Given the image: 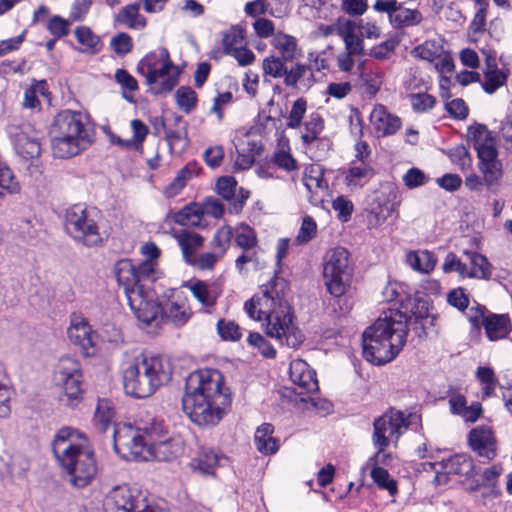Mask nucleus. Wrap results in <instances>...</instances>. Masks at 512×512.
I'll list each match as a JSON object with an SVG mask.
<instances>
[{
    "label": "nucleus",
    "mask_w": 512,
    "mask_h": 512,
    "mask_svg": "<svg viewBox=\"0 0 512 512\" xmlns=\"http://www.w3.org/2000/svg\"><path fill=\"white\" fill-rule=\"evenodd\" d=\"M411 316L397 310L384 311L362 335L363 357L374 365H383L392 361L402 350L408 335V322L414 319L426 334L429 326H434L436 317L430 312L429 301L415 298Z\"/></svg>",
    "instance_id": "f257e3e1"
},
{
    "label": "nucleus",
    "mask_w": 512,
    "mask_h": 512,
    "mask_svg": "<svg viewBox=\"0 0 512 512\" xmlns=\"http://www.w3.org/2000/svg\"><path fill=\"white\" fill-rule=\"evenodd\" d=\"M232 403L224 376L216 369H202L189 374L182 398V409L199 427L215 426Z\"/></svg>",
    "instance_id": "f03ea898"
},
{
    "label": "nucleus",
    "mask_w": 512,
    "mask_h": 512,
    "mask_svg": "<svg viewBox=\"0 0 512 512\" xmlns=\"http://www.w3.org/2000/svg\"><path fill=\"white\" fill-rule=\"evenodd\" d=\"M286 282L275 278L262 290L245 302L244 309L251 319L266 321V334L281 345L297 349L304 341V335L293 322L291 306L284 297Z\"/></svg>",
    "instance_id": "7ed1b4c3"
},
{
    "label": "nucleus",
    "mask_w": 512,
    "mask_h": 512,
    "mask_svg": "<svg viewBox=\"0 0 512 512\" xmlns=\"http://www.w3.org/2000/svg\"><path fill=\"white\" fill-rule=\"evenodd\" d=\"M52 451L72 486L84 488L92 482L97 474L95 455L76 430L61 428L52 442Z\"/></svg>",
    "instance_id": "20e7f679"
},
{
    "label": "nucleus",
    "mask_w": 512,
    "mask_h": 512,
    "mask_svg": "<svg viewBox=\"0 0 512 512\" xmlns=\"http://www.w3.org/2000/svg\"><path fill=\"white\" fill-rule=\"evenodd\" d=\"M173 375V367L167 357L161 355L136 358L123 372L126 394L135 398H147L160 387L167 385Z\"/></svg>",
    "instance_id": "39448f33"
},
{
    "label": "nucleus",
    "mask_w": 512,
    "mask_h": 512,
    "mask_svg": "<svg viewBox=\"0 0 512 512\" xmlns=\"http://www.w3.org/2000/svg\"><path fill=\"white\" fill-rule=\"evenodd\" d=\"M49 135L53 155L61 159L77 155L93 142L92 132L86 127L83 115L71 110H63L55 116Z\"/></svg>",
    "instance_id": "423d86ee"
},
{
    "label": "nucleus",
    "mask_w": 512,
    "mask_h": 512,
    "mask_svg": "<svg viewBox=\"0 0 512 512\" xmlns=\"http://www.w3.org/2000/svg\"><path fill=\"white\" fill-rule=\"evenodd\" d=\"M174 64L166 48L145 55L137 64V72L145 78V83L154 95L171 92L178 83V76L170 74Z\"/></svg>",
    "instance_id": "0eeeda50"
},
{
    "label": "nucleus",
    "mask_w": 512,
    "mask_h": 512,
    "mask_svg": "<svg viewBox=\"0 0 512 512\" xmlns=\"http://www.w3.org/2000/svg\"><path fill=\"white\" fill-rule=\"evenodd\" d=\"M98 211L83 204H75L65 212L64 228L66 233L77 243L87 247L102 244L103 239L97 224Z\"/></svg>",
    "instance_id": "6e6552de"
},
{
    "label": "nucleus",
    "mask_w": 512,
    "mask_h": 512,
    "mask_svg": "<svg viewBox=\"0 0 512 512\" xmlns=\"http://www.w3.org/2000/svg\"><path fill=\"white\" fill-rule=\"evenodd\" d=\"M353 269L349 264V252L338 247L327 254L323 264L324 285L335 298L344 296L350 287Z\"/></svg>",
    "instance_id": "1a4fd4ad"
},
{
    "label": "nucleus",
    "mask_w": 512,
    "mask_h": 512,
    "mask_svg": "<svg viewBox=\"0 0 512 512\" xmlns=\"http://www.w3.org/2000/svg\"><path fill=\"white\" fill-rule=\"evenodd\" d=\"M155 264L143 261L134 265L131 259H121L114 265V274L127 299L136 293H147L154 280Z\"/></svg>",
    "instance_id": "9d476101"
},
{
    "label": "nucleus",
    "mask_w": 512,
    "mask_h": 512,
    "mask_svg": "<svg viewBox=\"0 0 512 512\" xmlns=\"http://www.w3.org/2000/svg\"><path fill=\"white\" fill-rule=\"evenodd\" d=\"M55 379L63 387L62 404L76 407L83 398L84 376L80 361L72 356H62L55 367Z\"/></svg>",
    "instance_id": "9b49d317"
},
{
    "label": "nucleus",
    "mask_w": 512,
    "mask_h": 512,
    "mask_svg": "<svg viewBox=\"0 0 512 512\" xmlns=\"http://www.w3.org/2000/svg\"><path fill=\"white\" fill-rule=\"evenodd\" d=\"M262 68L265 76L281 78L285 86L299 88V85L308 87L314 77L311 68L303 63L282 61L274 56L263 59Z\"/></svg>",
    "instance_id": "f8f14e48"
},
{
    "label": "nucleus",
    "mask_w": 512,
    "mask_h": 512,
    "mask_svg": "<svg viewBox=\"0 0 512 512\" xmlns=\"http://www.w3.org/2000/svg\"><path fill=\"white\" fill-rule=\"evenodd\" d=\"M466 316L472 332L479 334L481 328H484L485 335L490 341L506 338L512 329L508 315L492 313L480 304L468 308Z\"/></svg>",
    "instance_id": "ddd939ff"
},
{
    "label": "nucleus",
    "mask_w": 512,
    "mask_h": 512,
    "mask_svg": "<svg viewBox=\"0 0 512 512\" xmlns=\"http://www.w3.org/2000/svg\"><path fill=\"white\" fill-rule=\"evenodd\" d=\"M410 422L400 410L390 408L383 415L374 420L373 444L377 448L375 457H378L390 443V439L396 440L408 429Z\"/></svg>",
    "instance_id": "4468645a"
},
{
    "label": "nucleus",
    "mask_w": 512,
    "mask_h": 512,
    "mask_svg": "<svg viewBox=\"0 0 512 512\" xmlns=\"http://www.w3.org/2000/svg\"><path fill=\"white\" fill-rule=\"evenodd\" d=\"M7 134L16 153L24 160L37 159L42 151L41 133L28 122L13 120L7 126Z\"/></svg>",
    "instance_id": "2eb2a0df"
},
{
    "label": "nucleus",
    "mask_w": 512,
    "mask_h": 512,
    "mask_svg": "<svg viewBox=\"0 0 512 512\" xmlns=\"http://www.w3.org/2000/svg\"><path fill=\"white\" fill-rule=\"evenodd\" d=\"M114 449L117 453L126 450L128 454L125 457H131L134 460H147L149 456L150 443L145 436L131 427L124 430L113 428Z\"/></svg>",
    "instance_id": "dca6fc26"
},
{
    "label": "nucleus",
    "mask_w": 512,
    "mask_h": 512,
    "mask_svg": "<svg viewBox=\"0 0 512 512\" xmlns=\"http://www.w3.org/2000/svg\"><path fill=\"white\" fill-rule=\"evenodd\" d=\"M145 496L137 489H131L127 485L115 486L104 500L106 512H135L143 506Z\"/></svg>",
    "instance_id": "f3484780"
},
{
    "label": "nucleus",
    "mask_w": 512,
    "mask_h": 512,
    "mask_svg": "<svg viewBox=\"0 0 512 512\" xmlns=\"http://www.w3.org/2000/svg\"><path fill=\"white\" fill-rule=\"evenodd\" d=\"M151 288L147 293H136L130 296L129 306L137 319L145 326L158 327L162 323L163 306L150 297Z\"/></svg>",
    "instance_id": "a211bd4d"
},
{
    "label": "nucleus",
    "mask_w": 512,
    "mask_h": 512,
    "mask_svg": "<svg viewBox=\"0 0 512 512\" xmlns=\"http://www.w3.org/2000/svg\"><path fill=\"white\" fill-rule=\"evenodd\" d=\"M467 442L470 449L483 459V462H490L497 457V438L488 425H479L471 429L467 435Z\"/></svg>",
    "instance_id": "6ab92c4d"
},
{
    "label": "nucleus",
    "mask_w": 512,
    "mask_h": 512,
    "mask_svg": "<svg viewBox=\"0 0 512 512\" xmlns=\"http://www.w3.org/2000/svg\"><path fill=\"white\" fill-rule=\"evenodd\" d=\"M67 334L70 341L78 345L86 356L94 354L98 336L84 318L72 320Z\"/></svg>",
    "instance_id": "aec40b11"
},
{
    "label": "nucleus",
    "mask_w": 512,
    "mask_h": 512,
    "mask_svg": "<svg viewBox=\"0 0 512 512\" xmlns=\"http://www.w3.org/2000/svg\"><path fill=\"white\" fill-rule=\"evenodd\" d=\"M289 375L291 381L297 385V394L304 395L305 393L318 391L319 387L316 373L305 361L295 360L291 362Z\"/></svg>",
    "instance_id": "412c9836"
},
{
    "label": "nucleus",
    "mask_w": 512,
    "mask_h": 512,
    "mask_svg": "<svg viewBox=\"0 0 512 512\" xmlns=\"http://www.w3.org/2000/svg\"><path fill=\"white\" fill-rule=\"evenodd\" d=\"M183 453V442L178 437L162 438L149 446V456L157 461H172Z\"/></svg>",
    "instance_id": "4be33fe9"
},
{
    "label": "nucleus",
    "mask_w": 512,
    "mask_h": 512,
    "mask_svg": "<svg viewBox=\"0 0 512 512\" xmlns=\"http://www.w3.org/2000/svg\"><path fill=\"white\" fill-rule=\"evenodd\" d=\"M370 121L381 136L393 135L401 127L400 118L388 113L383 105H378L372 110Z\"/></svg>",
    "instance_id": "5701e85b"
},
{
    "label": "nucleus",
    "mask_w": 512,
    "mask_h": 512,
    "mask_svg": "<svg viewBox=\"0 0 512 512\" xmlns=\"http://www.w3.org/2000/svg\"><path fill=\"white\" fill-rule=\"evenodd\" d=\"M442 468L448 474L473 477L475 465L472 457L466 453L454 454L440 462Z\"/></svg>",
    "instance_id": "b1692460"
},
{
    "label": "nucleus",
    "mask_w": 512,
    "mask_h": 512,
    "mask_svg": "<svg viewBox=\"0 0 512 512\" xmlns=\"http://www.w3.org/2000/svg\"><path fill=\"white\" fill-rule=\"evenodd\" d=\"M139 10V3H133L122 7L115 16V22L130 29H143L147 22L146 18L139 13Z\"/></svg>",
    "instance_id": "393cba45"
},
{
    "label": "nucleus",
    "mask_w": 512,
    "mask_h": 512,
    "mask_svg": "<svg viewBox=\"0 0 512 512\" xmlns=\"http://www.w3.org/2000/svg\"><path fill=\"white\" fill-rule=\"evenodd\" d=\"M464 254L471 265L468 278H477L486 281L491 279L493 266L486 256L475 251H465Z\"/></svg>",
    "instance_id": "a878e982"
},
{
    "label": "nucleus",
    "mask_w": 512,
    "mask_h": 512,
    "mask_svg": "<svg viewBox=\"0 0 512 512\" xmlns=\"http://www.w3.org/2000/svg\"><path fill=\"white\" fill-rule=\"evenodd\" d=\"M274 427L270 423H264L257 428L254 442L259 452L263 454H274L278 450V441L272 436Z\"/></svg>",
    "instance_id": "bb28decb"
},
{
    "label": "nucleus",
    "mask_w": 512,
    "mask_h": 512,
    "mask_svg": "<svg viewBox=\"0 0 512 512\" xmlns=\"http://www.w3.org/2000/svg\"><path fill=\"white\" fill-rule=\"evenodd\" d=\"M175 238L181 248L186 263H192L195 251L203 245L204 238L197 234L182 230L176 233Z\"/></svg>",
    "instance_id": "cd10ccee"
},
{
    "label": "nucleus",
    "mask_w": 512,
    "mask_h": 512,
    "mask_svg": "<svg viewBox=\"0 0 512 512\" xmlns=\"http://www.w3.org/2000/svg\"><path fill=\"white\" fill-rule=\"evenodd\" d=\"M273 46L278 51V55H273L282 61L295 60L298 45L295 37L278 32L274 35Z\"/></svg>",
    "instance_id": "c85d7f7f"
},
{
    "label": "nucleus",
    "mask_w": 512,
    "mask_h": 512,
    "mask_svg": "<svg viewBox=\"0 0 512 512\" xmlns=\"http://www.w3.org/2000/svg\"><path fill=\"white\" fill-rule=\"evenodd\" d=\"M218 461L219 457L212 449L202 448L197 457L191 460L190 467L203 475H212Z\"/></svg>",
    "instance_id": "c756f323"
},
{
    "label": "nucleus",
    "mask_w": 512,
    "mask_h": 512,
    "mask_svg": "<svg viewBox=\"0 0 512 512\" xmlns=\"http://www.w3.org/2000/svg\"><path fill=\"white\" fill-rule=\"evenodd\" d=\"M487 70L484 72L482 88L485 92L492 94L506 82L507 76L497 69L495 58L488 57L486 60Z\"/></svg>",
    "instance_id": "7c9ffc66"
},
{
    "label": "nucleus",
    "mask_w": 512,
    "mask_h": 512,
    "mask_svg": "<svg viewBox=\"0 0 512 512\" xmlns=\"http://www.w3.org/2000/svg\"><path fill=\"white\" fill-rule=\"evenodd\" d=\"M191 313L189 308L183 303L167 302L163 306L162 321L167 320L174 326L180 327L187 323Z\"/></svg>",
    "instance_id": "2f4dec72"
},
{
    "label": "nucleus",
    "mask_w": 512,
    "mask_h": 512,
    "mask_svg": "<svg viewBox=\"0 0 512 512\" xmlns=\"http://www.w3.org/2000/svg\"><path fill=\"white\" fill-rule=\"evenodd\" d=\"M190 290L193 296L202 304L204 307H213L216 304L219 296V291L207 283L198 280L191 284Z\"/></svg>",
    "instance_id": "473e14b6"
},
{
    "label": "nucleus",
    "mask_w": 512,
    "mask_h": 512,
    "mask_svg": "<svg viewBox=\"0 0 512 512\" xmlns=\"http://www.w3.org/2000/svg\"><path fill=\"white\" fill-rule=\"evenodd\" d=\"M436 258L433 253L429 251H421L419 253L409 252L407 255V263L409 266L418 272L429 273L436 265Z\"/></svg>",
    "instance_id": "72a5a7b5"
},
{
    "label": "nucleus",
    "mask_w": 512,
    "mask_h": 512,
    "mask_svg": "<svg viewBox=\"0 0 512 512\" xmlns=\"http://www.w3.org/2000/svg\"><path fill=\"white\" fill-rule=\"evenodd\" d=\"M422 20V14L418 10H411L397 4L394 13L391 14V23L396 27L417 25Z\"/></svg>",
    "instance_id": "f704fd0d"
},
{
    "label": "nucleus",
    "mask_w": 512,
    "mask_h": 512,
    "mask_svg": "<svg viewBox=\"0 0 512 512\" xmlns=\"http://www.w3.org/2000/svg\"><path fill=\"white\" fill-rule=\"evenodd\" d=\"M201 171V167L198 165L196 161L188 162L177 174L174 181L170 184L168 190H171V194H177L180 190H182L188 180L192 179L194 176H197Z\"/></svg>",
    "instance_id": "c9c22d12"
},
{
    "label": "nucleus",
    "mask_w": 512,
    "mask_h": 512,
    "mask_svg": "<svg viewBox=\"0 0 512 512\" xmlns=\"http://www.w3.org/2000/svg\"><path fill=\"white\" fill-rule=\"evenodd\" d=\"M20 191V184L12 170L0 161V201L9 194H16Z\"/></svg>",
    "instance_id": "e433bc0d"
},
{
    "label": "nucleus",
    "mask_w": 512,
    "mask_h": 512,
    "mask_svg": "<svg viewBox=\"0 0 512 512\" xmlns=\"http://www.w3.org/2000/svg\"><path fill=\"white\" fill-rule=\"evenodd\" d=\"M306 132L302 134L303 144L309 146L319 140V135L324 129V121L318 113H312L304 124Z\"/></svg>",
    "instance_id": "4c0bfd02"
},
{
    "label": "nucleus",
    "mask_w": 512,
    "mask_h": 512,
    "mask_svg": "<svg viewBox=\"0 0 512 512\" xmlns=\"http://www.w3.org/2000/svg\"><path fill=\"white\" fill-rule=\"evenodd\" d=\"M139 431L145 436L149 442L159 441L164 438L168 433V426L164 420L152 418L150 421L143 423L139 427Z\"/></svg>",
    "instance_id": "58836bf2"
},
{
    "label": "nucleus",
    "mask_w": 512,
    "mask_h": 512,
    "mask_svg": "<svg viewBox=\"0 0 512 512\" xmlns=\"http://www.w3.org/2000/svg\"><path fill=\"white\" fill-rule=\"evenodd\" d=\"M234 236L235 245L242 250L255 249L258 243L255 231L246 224L236 227Z\"/></svg>",
    "instance_id": "ea45409f"
},
{
    "label": "nucleus",
    "mask_w": 512,
    "mask_h": 512,
    "mask_svg": "<svg viewBox=\"0 0 512 512\" xmlns=\"http://www.w3.org/2000/svg\"><path fill=\"white\" fill-rule=\"evenodd\" d=\"M162 125L165 128V138L170 147V150H172L174 146L181 140H184L185 144L188 143L187 123L184 121L182 116L175 117V125L177 126L175 130L166 128L164 122H162Z\"/></svg>",
    "instance_id": "a19ab883"
},
{
    "label": "nucleus",
    "mask_w": 512,
    "mask_h": 512,
    "mask_svg": "<svg viewBox=\"0 0 512 512\" xmlns=\"http://www.w3.org/2000/svg\"><path fill=\"white\" fill-rule=\"evenodd\" d=\"M176 103L180 109L189 114L197 105V94L189 86H181L175 93Z\"/></svg>",
    "instance_id": "79ce46f5"
},
{
    "label": "nucleus",
    "mask_w": 512,
    "mask_h": 512,
    "mask_svg": "<svg viewBox=\"0 0 512 512\" xmlns=\"http://www.w3.org/2000/svg\"><path fill=\"white\" fill-rule=\"evenodd\" d=\"M234 235V231L230 226H222L219 228L211 241V245L215 248L221 257L225 254L228 249L231 239Z\"/></svg>",
    "instance_id": "37998d69"
},
{
    "label": "nucleus",
    "mask_w": 512,
    "mask_h": 512,
    "mask_svg": "<svg viewBox=\"0 0 512 512\" xmlns=\"http://www.w3.org/2000/svg\"><path fill=\"white\" fill-rule=\"evenodd\" d=\"M216 327L218 335L224 341H238L242 336L240 327L234 321L220 319Z\"/></svg>",
    "instance_id": "c03bdc74"
},
{
    "label": "nucleus",
    "mask_w": 512,
    "mask_h": 512,
    "mask_svg": "<svg viewBox=\"0 0 512 512\" xmlns=\"http://www.w3.org/2000/svg\"><path fill=\"white\" fill-rule=\"evenodd\" d=\"M371 477L378 487L388 490L390 494H394L397 491L396 482L390 478L386 469L374 466L371 470Z\"/></svg>",
    "instance_id": "a18cd8bd"
},
{
    "label": "nucleus",
    "mask_w": 512,
    "mask_h": 512,
    "mask_svg": "<svg viewBox=\"0 0 512 512\" xmlns=\"http://www.w3.org/2000/svg\"><path fill=\"white\" fill-rule=\"evenodd\" d=\"M174 221L181 226H196L200 221V209L185 206L174 215Z\"/></svg>",
    "instance_id": "49530a36"
},
{
    "label": "nucleus",
    "mask_w": 512,
    "mask_h": 512,
    "mask_svg": "<svg viewBox=\"0 0 512 512\" xmlns=\"http://www.w3.org/2000/svg\"><path fill=\"white\" fill-rule=\"evenodd\" d=\"M244 41V36L241 29L236 27L231 28L223 35V50L225 54H232L235 49L241 47Z\"/></svg>",
    "instance_id": "de8ad7c7"
},
{
    "label": "nucleus",
    "mask_w": 512,
    "mask_h": 512,
    "mask_svg": "<svg viewBox=\"0 0 512 512\" xmlns=\"http://www.w3.org/2000/svg\"><path fill=\"white\" fill-rule=\"evenodd\" d=\"M306 109L307 101L304 98H298L292 105L286 126L291 129L300 127L306 113Z\"/></svg>",
    "instance_id": "09e8293b"
},
{
    "label": "nucleus",
    "mask_w": 512,
    "mask_h": 512,
    "mask_svg": "<svg viewBox=\"0 0 512 512\" xmlns=\"http://www.w3.org/2000/svg\"><path fill=\"white\" fill-rule=\"evenodd\" d=\"M247 341L251 346L256 347L265 358L274 359L276 357V350L260 333H250Z\"/></svg>",
    "instance_id": "8fccbe9b"
},
{
    "label": "nucleus",
    "mask_w": 512,
    "mask_h": 512,
    "mask_svg": "<svg viewBox=\"0 0 512 512\" xmlns=\"http://www.w3.org/2000/svg\"><path fill=\"white\" fill-rule=\"evenodd\" d=\"M468 139L473 142L474 148L492 141L491 133L483 124H476L468 128Z\"/></svg>",
    "instance_id": "3c124183"
},
{
    "label": "nucleus",
    "mask_w": 512,
    "mask_h": 512,
    "mask_svg": "<svg viewBox=\"0 0 512 512\" xmlns=\"http://www.w3.org/2000/svg\"><path fill=\"white\" fill-rule=\"evenodd\" d=\"M440 47L432 41H426L423 44L416 46L412 50V54L422 60L434 62L439 56Z\"/></svg>",
    "instance_id": "603ef678"
},
{
    "label": "nucleus",
    "mask_w": 512,
    "mask_h": 512,
    "mask_svg": "<svg viewBox=\"0 0 512 512\" xmlns=\"http://www.w3.org/2000/svg\"><path fill=\"white\" fill-rule=\"evenodd\" d=\"M317 224L311 216H305L303 218L301 227L296 237L298 244H306L316 235Z\"/></svg>",
    "instance_id": "864d4df0"
},
{
    "label": "nucleus",
    "mask_w": 512,
    "mask_h": 512,
    "mask_svg": "<svg viewBox=\"0 0 512 512\" xmlns=\"http://www.w3.org/2000/svg\"><path fill=\"white\" fill-rule=\"evenodd\" d=\"M236 186V180L230 176L221 177L216 183L218 194L225 200H228L230 203L234 201Z\"/></svg>",
    "instance_id": "5fc2aeb1"
},
{
    "label": "nucleus",
    "mask_w": 512,
    "mask_h": 512,
    "mask_svg": "<svg viewBox=\"0 0 512 512\" xmlns=\"http://www.w3.org/2000/svg\"><path fill=\"white\" fill-rule=\"evenodd\" d=\"M110 45L113 51L119 56L128 54L133 48L131 36L124 32H121L113 37L111 39Z\"/></svg>",
    "instance_id": "6e6d98bb"
},
{
    "label": "nucleus",
    "mask_w": 512,
    "mask_h": 512,
    "mask_svg": "<svg viewBox=\"0 0 512 512\" xmlns=\"http://www.w3.org/2000/svg\"><path fill=\"white\" fill-rule=\"evenodd\" d=\"M303 183L309 192H313L315 189L327 188V184L323 179L322 172L314 168H311L309 173L307 171L304 173Z\"/></svg>",
    "instance_id": "4d7b16f0"
},
{
    "label": "nucleus",
    "mask_w": 512,
    "mask_h": 512,
    "mask_svg": "<svg viewBox=\"0 0 512 512\" xmlns=\"http://www.w3.org/2000/svg\"><path fill=\"white\" fill-rule=\"evenodd\" d=\"M373 175L370 165L363 162L360 166H352L346 173L345 180L349 186L356 185V181Z\"/></svg>",
    "instance_id": "13d9d810"
},
{
    "label": "nucleus",
    "mask_w": 512,
    "mask_h": 512,
    "mask_svg": "<svg viewBox=\"0 0 512 512\" xmlns=\"http://www.w3.org/2000/svg\"><path fill=\"white\" fill-rule=\"evenodd\" d=\"M410 103L416 112H424L433 108L436 100L427 93H416L409 95Z\"/></svg>",
    "instance_id": "bf43d9fd"
},
{
    "label": "nucleus",
    "mask_w": 512,
    "mask_h": 512,
    "mask_svg": "<svg viewBox=\"0 0 512 512\" xmlns=\"http://www.w3.org/2000/svg\"><path fill=\"white\" fill-rule=\"evenodd\" d=\"M332 208L338 212V218L343 222H347L350 219L354 210L353 203L344 196H338L334 199Z\"/></svg>",
    "instance_id": "052dcab7"
},
{
    "label": "nucleus",
    "mask_w": 512,
    "mask_h": 512,
    "mask_svg": "<svg viewBox=\"0 0 512 512\" xmlns=\"http://www.w3.org/2000/svg\"><path fill=\"white\" fill-rule=\"evenodd\" d=\"M69 21L55 15L51 17L47 23L48 31L56 38H61L69 33Z\"/></svg>",
    "instance_id": "680f3d73"
},
{
    "label": "nucleus",
    "mask_w": 512,
    "mask_h": 512,
    "mask_svg": "<svg viewBox=\"0 0 512 512\" xmlns=\"http://www.w3.org/2000/svg\"><path fill=\"white\" fill-rule=\"evenodd\" d=\"M447 302L460 311L468 308L469 298L461 287L451 290L447 295Z\"/></svg>",
    "instance_id": "e2e57ef3"
},
{
    "label": "nucleus",
    "mask_w": 512,
    "mask_h": 512,
    "mask_svg": "<svg viewBox=\"0 0 512 512\" xmlns=\"http://www.w3.org/2000/svg\"><path fill=\"white\" fill-rule=\"evenodd\" d=\"M403 181L408 188L413 189L426 184L428 178L422 170L414 167L406 172Z\"/></svg>",
    "instance_id": "0e129e2a"
},
{
    "label": "nucleus",
    "mask_w": 512,
    "mask_h": 512,
    "mask_svg": "<svg viewBox=\"0 0 512 512\" xmlns=\"http://www.w3.org/2000/svg\"><path fill=\"white\" fill-rule=\"evenodd\" d=\"M481 170L488 185H492L502 176V165L498 160L482 164Z\"/></svg>",
    "instance_id": "69168bd1"
},
{
    "label": "nucleus",
    "mask_w": 512,
    "mask_h": 512,
    "mask_svg": "<svg viewBox=\"0 0 512 512\" xmlns=\"http://www.w3.org/2000/svg\"><path fill=\"white\" fill-rule=\"evenodd\" d=\"M75 36L79 43L89 48H95L99 43V38L86 26L76 28Z\"/></svg>",
    "instance_id": "338daca9"
},
{
    "label": "nucleus",
    "mask_w": 512,
    "mask_h": 512,
    "mask_svg": "<svg viewBox=\"0 0 512 512\" xmlns=\"http://www.w3.org/2000/svg\"><path fill=\"white\" fill-rule=\"evenodd\" d=\"M499 135L503 138L506 148L512 152V113L501 121Z\"/></svg>",
    "instance_id": "774afa93"
}]
</instances>
